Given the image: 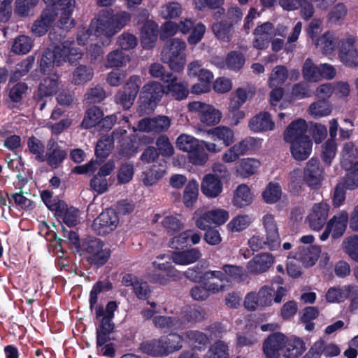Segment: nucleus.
<instances>
[{
    "label": "nucleus",
    "instance_id": "nucleus-6",
    "mask_svg": "<svg viewBox=\"0 0 358 358\" xmlns=\"http://www.w3.org/2000/svg\"><path fill=\"white\" fill-rule=\"evenodd\" d=\"M119 223V217L113 209L103 211L93 222L92 230L99 235H105L115 230Z\"/></svg>",
    "mask_w": 358,
    "mask_h": 358
},
{
    "label": "nucleus",
    "instance_id": "nucleus-61",
    "mask_svg": "<svg viewBox=\"0 0 358 358\" xmlns=\"http://www.w3.org/2000/svg\"><path fill=\"white\" fill-rule=\"evenodd\" d=\"M129 61V57L122 51L115 50L109 52L106 57L107 68L121 67Z\"/></svg>",
    "mask_w": 358,
    "mask_h": 358
},
{
    "label": "nucleus",
    "instance_id": "nucleus-33",
    "mask_svg": "<svg viewBox=\"0 0 358 358\" xmlns=\"http://www.w3.org/2000/svg\"><path fill=\"white\" fill-rule=\"evenodd\" d=\"M139 350L149 356L162 357L166 356V351L161 343V338L152 339L140 344Z\"/></svg>",
    "mask_w": 358,
    "mask_h": 358
},
{
    "label": "nucleus",
    "instance_id": "nucleus-31",
    "mask_svg": "<svg viewBox=\"0 0 358 358\" xmlns=\"http://www.w3.org/2000/svg\"><path fill=\"white\" fill-rule=\"evenodd\" d=\"M208 135L211 136L213 141H220L228 147L235 141L234 131L227 126H219L207 131Z\"/></svg>",
    "mask_w": 358,
    "mask_h": 358
},
{
    "label": "nucleus",
    "instance_id": "nucleus-51",
    "mask_svg": "<svg viewBox=\"0 0 358 358\" xmlns=\"http://www.w3.org/2000/svg\"><path fill=\"white\" fill-rule=\"evenodd\" d=\"M319 316V310L317 307L308 306L303 308L300 313V320L304 324L305 329L312 331L315 329V323L313 322Z\"/></svg>",
    "mask_w": 358,
    "mask_h": 358
},
{
    "label": "nucleus",
    "instance_id": "nucleus-52",
    "mask_svg": "<svg viewBox=\"0 0 358 358\" xmlns=\"http://www.w3.org/2000/svg\"><path fill=\"white\" fill-rule=\"evenodd\" d=\"M199 194V184L192 180L187 184L183 192V203L186 207H192L197 201Z\"/></svg>",
    "mask_w": 358,
    "mask_h": 358
},
{
    "label": "nucleus",
    "instance_id": "nucleus-50",
    "mask_svg": "<svg viewBox=\"0 0 358 358\" xmlns=\"http://www.w3.org/2000/svg\"><path fill=\"white\" fill-rule=\"evenodd\" d=\"M93 69L89 66L80 65L72 73L71 83L76 85H83L93 78Z\"/></svg>",
    "mask_w": 358,
    "mask_h": 358
},
{
    "label": "nucleus",
    "instance_id": "nucleus-13",
    "mask_svg": "<svg viewBox=\"0 0 358 358\" xmlns=\"http://www.w3.org/2000/svg\"><path fill=\"white\" fill-rule=\"evenodd\" d=\"M286 289L283 287H278L276 291L270 286L264 285L256 293L259 300V306L267 307L272 304V301L280 303L285 295Z\"/></svg>",
    "mask_w": 358,
    "mask_h": 358
},
{
    "label": "nucleus",
    "instance_id": "nucleus-12",
    "mask_svg": "<svg viewBox=\"0 0 358 358\" xmlns=\"http://www.w3.org/2000/svg\"><path fill=\"white\" fill-rule=\"evenodd\" d=\"M323 179V171L320 168V162L311 158L306 164L304 169V180L311 188L317 189Z\"/></svg>",
    "mask_w": 358,
    "mask_h": 358
},
{
    "label": "nucleus",
    "instance_id": "nucleus-56",
    "mask_svg": "<svg viewBox=\"0 0 358 358\" xmlns=\"http://www.w3.org/2000/svg\"><path fill=\"white\" fill-rule=\"evenodd\" d=\"M186 338L198 350L205 349L209 343V338L207 335L196 330H189L185 333Z\"/></svg>",
    "mask_w": 358,
    "mask_h": 358
},
{
    "label": "nucleus",
    "instance_id": "nucleus-11",
    "mask_svg": "<svg viewBox=\"0 0 358 358\" xmlns=\"http://www.w3.org/2000/svg\"><path fill=\"white\" fill-rule=\"evenodd\" d=\"M77 252L84 250L87 253L86 261L94 268H100L106 264L111 256L109 248H76Z\"/></svg>",
    "mask_w": 358,
    "mask_h": 358
},
{
    "label": "nucleus",
    "instance_id": "nucleus-57",
    "mask_svg": "<svg viewBox=\"0 0 358 358\" xmlns=\"http://www.w3.org/2000/svg\"><path fill=\"white\" fill-rule=\"evenodd\" d=\"M58 89V77L53 75L51 77L45 78L41 82L39 87V96H50L56 93Z\"/></svg>",
    "mask_w": 358,
    "mask_h": 358
},
{
    "label": "nucleus",
    "instance_id": "nucleus-62",
    "mask_svg": "<svg viewBox=\"0 0 358 358\" xmlns=\"http://www.w3.org/2000/svg\"><path fill=\"white\" fill-rule=\"evenodd\" d=\"M228 345L222 341H217L207 351L204 358H228Z\"/></svg>",
    "mask_w": 358,
    "mask_h": 358
},
{
    "label": "nucleus",
    "instance_id": "nucleus-54",
    "mask_svg": "<svg viewBox=\"0 0 358 358\" xmlns=\"http://www.w3.org/2000/svg\"><path fill=\"white\" fill-rule=\"evenodd\" d=\"M232 26L226 21L215 22L212 26L213 34L220 41L229 42L232 36Z\"/></svg>",
    "mask_w": 358,
    "mask_h": 358
},
{
    "label": "nucleus",
    "instance_id": "nucleus-40",
    "mask_svg": "<svg viewBox=\"0 0 358 358\" xmlns=\"http://www.w3.org/2000/svg\"><path fill=\"white\" fill-rule=\"evenodd\" d=\"M342 167L347 171L345 185L347 189L353 190L358 187V162L352 164V162H343Z\"/></svg>",
    "mask_w": 358,
    "mask_h": 358
},
{
    "label": "nucleus",
    "instance_id": "nucleus-3",
    "mask_svg": "<svg viewBox=\"0 0 358 358\" xmlns=\"http://www.w3.org/2000/svg\"><path fill=\"white\" fill-rule=\"evenodd\" d=\"M186 43L175 38L168 41L162 48L161 60L175 71L182 70L186 63Z\"/></svg>",
    "mask_w": 358,
    "mask_h": 358
},
{
    "label": "nucleus",
    "instance_id": "nucleus-25",
    "mask_svg": "<svg viewBox=\"0 0 358 358\" xmlns=\"http://www.w3.org/2000/svg\"><path fill=\"white\" fill-rule=\"evenodd\" d=\"M289 143L291 144L292 155L296 160H306L312 152L313 143L310 138H302V140L295 141Z\"/></svg>",
    "mask_w": 358,
    "mask_h": 358
},
{
    "label": "nucleus",
    "instance_id": "nucleus-16",
    "mask_svg": "<svg viewBox=\"0 0 358 358\" xmlns=\"http://www.w3.org/2000/svg\"><path fill=\"white\" fill-rule=\"evenodd\" d=\"M58 15L55 7L45 9L40 17L34 22L31 28L32 32L37 36L44 35Z\"/></svg>",
    "mask_w": 358,
    "mask_h": 358
},
{
    "label": "nucleus",
    "instance_id": "nucleus-9",
    "mask_svg": "<svg viewBox=\"0 0 358 358\" xmlns=\"http://www.w3.org/2000/svg\"><path fill=\"white\" fill-rule=\"evenodd\" d=\"M329 210L330 206L327 202L315 203L307 217L309 227L313 230H320L326 223Z\"/></svg>",
    "mask_w": 358,
    "mask_h": 358
},
{
    "label": "nucleus",
    "instance_id": "nucleus-43",
    "mask_svg": "<svg viewBox=\"0 0 358 358\" xmlns=\"http://www.w3.org/2000/svg\"><path fill=\"white\" fill-rule=\"evenodd\" d=\"M289 72L287 69L283 65H278L271 71L268 85L269 87H280L288 78Z\"/></svg>",
    "mask_w": 358,
    "mask_h": 358
},
{
    "label": "nucleus",
    "instance_id": "nucleus-47",
    "mask_svg": "<svg viewBox=\"0 0 358 358\" xmlns=\"http://www.w3.org/2000/svg\"><path fill=\"white\" fill-rule=\"evenodd\" d=\"M302 73L304 80L308 82L317 83L321 80L320 65H315L309 58L304 62Z\"/></svg>",
    "mask_w": 358,
    "mask_h": 358
},
{
    "label": "nucleus",
    "instance_id": "nucleus-1",
    "mask_svg": "<svg viewBox=\"0 0 358 358\" xmlns=\"http://www.w3.org/2000/svg\"><path fill=\"white\" fill-rule=\"evenodd\" d=\"M131 20V15L126 11L115 13L110 9H103L91 22L92 29L98 37L110 39L120 31Z\"/></svg>",
    "mask_w": 358,
    "mask_h": 358
},
{
    "label": "nucleus",
    "instance_id": "nucleus-58",
    "mask_svg": "<svg viewBox=\"0 0 358 358\" xmlns=\"http://www.w3.org/2000/svg\"><path fill=\"white\" fill-rule=\"evenodd\" d=\"M33 46L31 38L27 36L21 35L15 38L12 45V51L18 55L28 53Z\"/></svg>",
    "mask_w": 358,
    "mask_h": 358
},
{
    "label": "nucleus",
    "instance_id": "nucleus-26",
    "mask_svg": "<svg viewBox=\"0 0 358 358\" xmlns=\"http://www.w3.org/2000/svg\"><path fill=\"white\" fill-rule=\"evenodd\" d=\"M262 223L266 231V240L264 245H278L279 234L274 216L271 214H266L262 218Z\"/></svg>",
    "mask_w": 358,
    "mask_h": 358
},
{
    "label": "nucleus",
    "instance_id": "nucleus-34",
    "mask_svg": "<svg viewBox=\"0 0 358 358\" xmlns=\"http://www.w3.org/2000/svg\"><path fill=\"white\" fill-rule=\"evenodd\" d=\"M259 145L258 139L248 136L234 144L230 148L238 159L240 157L245 155L248 151L259 148Z\"/></svg>",
    "mask_w": 358,
    "mask_h": 358
},
{
    "label": "nucleus",
    "instance_id": "nucleus-29",
    "mask_svg": "<svg viewBox=\"0 0 358 358\" xmlns=\"http://www.w3.org/2000/svg\"><path fill=\"white\" fill-rule=\"evenodd\" d=\"M274 262L273 257L268 253H261L248 262V268L252 273H259L266 271Z\"/></svg>",
    "mask_w": 358,
    "mask_h": 358
},
{
    "label": "nucleus",
    "instance_id": "nucleus-59",
    "mask_svg": "<svg viewBox=\"0 0 358 358\" xmlns=\"http://www.w3.org/2000/svg\"><path fill=\"white\" fill-rule=\"evenodd\" d=\"M356 36L350 33H346L341 38L337 45L338 58L356 48Z\"/></svg>",
    "mask_w": 358,
    "mask_h": 358
},
{
    "label": "nucleus",
    "instance_id": "nucleus-39",
    "mask_svg": "<svg viewBox=\"0 0 358 358\" xmlns=\"http://www.w3.org/2000/svg\"><path fill=\"white\" fill-rule=\"evenodd\" d=\"M260 166V162L254 158H244L239 161L236 166L238 174L243 178H248L255 174Z\"/></svg>",
    "mask_w": 358,
    "mask_h": 358
},
{
    "label": "nucleus",
    "instance_id": "nucleus-15",
    "mask_svg": "<svg viewBox=\"0 0 358 358\" xmlns=\"http://www.w3.org/2000/svg\"><path fill=\"white\" fill-rule=\"evenodd\" d=\"M308 124L305 120L299 118L292 121L286 128L284 132V140L287 143L295 141L308 138L306 134Z\"/></svg>",
    "mask_w": 358,
    "mask_h": 358
},
{
    "label": "nucleus",
    "instance_id": "nucleus-28",
    "mask_svg": "<svg viewBox=\"0 0 358 358\" xmlns=\"http://www.w3.org/2000/svg\"><path fill=\"white\" fill-rule=\"evenodd\" d=\"M285 348L284 357L285 358H298L306 350L304 341L296 336H291L289 338L286 336Z\"/></svg>",
    "mask_w": 358,
    "mask_h": 358
},
{
    "label": "nucleus",
    "instance_id": "nucleus-38",
    "mask_svg": "<svg viewBox=\"0 0 358 358\" xmlns=\"http://www.w3.org/2000/svg\"><path fill=\"white\" fill-rule=\"evenodd\" d=\"M200 256L201 253L199 250L191 248L189 250L182 252H173L171 258L176 264L186 265L196 262Z\"/></svg>",
    "mask_w": 358,
    "mask_h": 358
},
{
    "label": "nucleus",
    "instance_id": "nucleus-44",
    "mask_svg": "<svg viewBox=\"0 0 358 358\" xmlns=\"http://www.w3.org/2000/svg\"><path fill=\"white\" fill-rule=\"evenodd\" d=\"M35 59L33 56H29L22 62L17 63L10 76V81L15 82L26 76L33 67Z\"/></svg>",
    "mask_w": 358,
    "mask_h": 358
},
{
    "label": "nucleus",
    "instance_id": "nucleus-17",
    "mask_svg": "<svg viewBox=\"0 0 358 358\" xmlns=\"http://www.w3.org/2000/svg\"><path fill=\"white\" fill-rule=\"evenodd\" d=\"M274 27L270 22L257 26L254 30L253 46L257 50H264L268 45L273 33Z\"/></svg>",
    "mask_w": 358,
    "mask_h": 358
},
{
    "label": "nucleus",
    "instance_id": "nucleus-42",
    "mask_svg": "<svg viewBox=\"0 0 358 358\" xmlns=\"http://www.w3.org/2000/svg\"><path fill=\"white\" fill-rule=\"evenodd\" d=\"M308 114L314 118H320L329 115L332 106L327 100H318L311 103L308 109Z\"/></svg>",
    "mask_w": 358,
    "mask_h": 358
},
{
    "label": "nucleus",
    "instance_id": "nucleus-14",
    "mask_svg": "<svg viewBox=\"0 0 358 358\" xmlns=\"http://www.w3.org/2000/svg\"><path fill=\"white\" fill-rule=\"evenodd\" d=\"M66 152L62 149L54 138L48 140L45 154V162L52 168H57L64 160Z\"/></svg>",
    "mask_w": 358,
    "mask_h": 358
},
{
    "label": "nucleus",
    "instance_id": "nucleus-45",
    "mask_svg": "<svg viewBox=\"0 0 358 358\" xmlns=\"http://www.w3.org/2000/svg\"><path fill=\"white\" fill-rule=\"evenodd\" d=\"M113 288V283L108 280H98L92 287L90 293L89 303L91 310L93 309L97 303L98 295L101 292H106L112 290Z\"/></svg>",
    "mask_w": 358,
    "mask_h": 358
},
{
    "label": "nucleus",
    "instance_id": "nucleus-5",
    "mask_svg": "<svg viewBox=\"0 0 358 358\" xmlns=\"http://www.w3.org/2000/svg\"><path fill=\"white\" fill-rule=\"evenodd\" d=\"M187 108L190 112L196 114L199 121L206 126H215L221 121V111L213 105L202 101H192L189 103Z\"/></svg>",
    "mask_w": 358,
    "mask_h": 358
},
{
    "label": "nucleus",
    "instance_id": "nucleus-35",
    "mask_svg": "<svg viewBox=\"0 0 358 358\" xmlns=\"http://www.w3.org/2000/svg\"><path fill=\"white\" fill-rule=\"evenodd\" d=\"M49 252L56 257L55 265L60 270L69 271L73 252L64 248H49Z\"/></svg>",
    "mask_w": 358,
    "mask_h": 358
},
{
    "label": "nucleus",
    "instance_id": "nucleus-27",
    "mask_svg": "<svg viewBox=\"0 0 358 358\" xmlns=\"http://www.w3.org/2000/svg\"><path fill=\"white\" fill-rule=\"evenodd\" d=\"M158 38V26L156 23L151 21L146 22L141 33V43L145 48H152L154 47Z\"/></svg>",
    "mask_w": 358,
    "mask_h": 358
},
{
    "label": "nucleus",
    "instance_id": "nucleus-22",
    "mask_svg": "<svg viewBox=\"0 0 358 358\" xmlns=\"http://www.w3.org/2000/svg\"><path fill=\"white\" fill-rule=\"evenodd\" d=\"M248 127L254 132H262L273 130L275 123L268 113L262 112L250 120Z\"/></svg>",
    "mask_w": 358,
    "mask_h": 358
},
{
    "label": "nucleus",
    "instance_id": "nucleus-48",
    "mask_svg": "<svg viewBox=\"0 0 358 358\" xmlns=\"http://www.w3.org/2000/svg\"><path fill=\"white\" fill-rule=\"evenodd\" d=\"M252 201V195L249 187L244 184L240 185L236 189L233 203L238 208L248 206Z\"/></svg>",
    "mask_w": 358,
    "mask_h": 358
},
{
    "label": "nucleus",
    "instance_id": "nucleus-30",
    "mask_svg": "<svg viewBox=\"0 0 358 358\" xmlns=\"http://www.w3.org/2000/svg\"><path fill=\"white\" fill-rule=\"evenodd\" d=\"M166 172L163 166L153 164L142 173L141 180L145 186H152L164 176Z\"/></svg>",
    "mask_w": 358,
    "mask_h": 358
},
{
    "label": "nucleus",
    "instance_id": "nucleus-2",
    "mask_svg": "<svg viewBox=\"0 0 358 358\" xmlns=\"http://www.w3.org/2000/svg\"><path fill=\"white\" fill-rule=\"evenodd\" d=\"M73 45V41L67 40L54 49H47L41 59V70L44 73L49 72L55 65L59 66L67 61L70 63L78 61L82 57V52Z\"/></svg>",
    "mask_w": 358,
    "mask_h": 358
},
{
    "label": "nucleus",
    "instance_id": "nucleus-10",
    "mask_svg": "<svg viewBox=\"0 0 358 358\" xmlns=\"http://www.w3.org/2000/svg\"><path fill=\"white\" fill-rule=\"evenodd\" d=\"M206 315V313L201 307L185 305L181 310L180 315L177 317L178 320L179 329L201 322Z\"/></svg>",
    "mask_w": 358,
    "mask_h": 358
},
{
    "label": "nucleus",
    "instance_id": "nucleus-32",
    "mask_svg": "<svg viewBox=\"0 0 358 358\" xmlns=\"http://www.w3.org/2000/svg\"><path fill=\"white\" fill-rule=\"evenodd\" d=\"M349 216L346 211H342L337 215H334L327 223L328 227L331 231L333 238L340 237L346 229Z\"/></svg>",
    "mask_w": 358,
    "mask_h": 358
},
{
    "label": "nucleus",
    "instance_id": "nucleus-21",
    "mask_svg": "<svg viewBox=\"0 0 358 358\" xmlns=\"http://www.w3.org/2000/svg\"><path fill=\"white\" fill-rule=\"evenodd\" d=\"M55 215L59 220L69 227L76 226L80 223V211L74 207H68L64 202H60Z\"/></svg>",
    "mask_w": 358,
    "mask_h": 358
},
{
    "label": "nucleus",
    "instance_id": "nucleus-53",
    "mask_svg": "<svg viewBox=\"0 0 358 358\" xmlns=\"http://www.w3.org/2000/svg\"><path fill=\"white\" fill-rule=\"evenodd\" d=\"M252 221V217L248 215H238L227 224V227L231 233L240 232L247 229Z\"/></svg>",
    "mask_w": 358,
    "mask_h": 358
},
{
    "label": "nucleus",
    "instance_id": "nucleus-63",
    "mask_svg": "<svg viewBox=\"0 0 358 358\" xmlns=\"http://www.w3.org/2000/svg\"><path fill=\"white\" fill-rule=\"evenodd\" d=\"M282 190L278 183L270 182L262 193L265 202L273 203L277 202L281 197Z\"/></svg>",
    "mask_w": 358,
    "mask_h": 358
},
{
    "label": "nucleus",
    "instance_id": "nucleus-18",
    "mask_svg": "<svg viewBox=\"0 0 358 358\" xmlns=\"http://www.w3.org/2000/svg\"><path fill=\"white\" fill-rule=\"evenodd\" d=\"M99 319L98 327L96 328V348L103 346L108 342H110L112 338L110 335L114 331L115 324L113 322V318L101 316Z\"/></svg>",
    "mask_w": 358,
    "mask_h": 358
},
{
    "label": "nucleus",
    "instance_id": "nucleus-37",
    "mask_svg": "<svg viewBox=\"0 0 358 358\" xmlns=\"http://www.w3.org/2000/svg\"><path fill=\"white\" fill-rule=\"evenodd\" d=\"M355 285H348L338 287H331L326 294L327 301L331 303H340L350 297Z\"/></svg>",
    "mask_w": 358,
    "mask_h": 358
},
{
    "label": "nucleus",
    "instance_id": "nucleus-64",
    "mask_svg": "<svg viewBox=\"0 0 358 358\" xmlns=\"http://www.w3.org/2000/svg\"><path fill=\"white\" fill-rule=\"evenodd\" d=\"M156 146L158 153L163 157H171L174 155V147L165 135H162L157 138Z\"/></svg>",
    "mask_w": 358,
    "mask_h": 358
},
{
    "label": "nucleus",
    "instance_id": "nucleus-49",
    "mask_svg": "<svg viewBox=\"0 0 358 358\" xmlns=\"http://www.w3.org/2000/svg\"><path fill=\"white\" fill-rule=\"evenodd\" d=\"M321 253V248H301L299 259L305 267L313 266Z\"/></svg>",
    "mask_w": 358,
    "mask_h": 358
},
{
    "label": "nucleus",
    "instance_id": "nucleus-41",
    "mask_svg": "<svg viewBox=\"0 0 358 358\" xmlns=\"http://www.w3.org/2000/svg\"><path fill=\"white\" fill-rule=\"evenodd\" d=\"M201 239L200 234L193 230H186L178 236L171 238V243L172 245H184L185 246H191L192 245L199 244Z\"/></svg>",
    "mask_w": 358,
    "mask_h": 358
},
{
    "label": "nucleus",
    "instance_id": "nucleus-20",
    "mask_svg": "<svg viewBox=\"0 0 358 358\" xmlns=\"http://www.w3.org/2000/svg\"><path fill=\"white\" fill-rule=\"evenodd\" d=\"M201 189L202 193L207 197L215 198L222 191V182L215 174L209 173L203 177Z\"/></svg>",
    "mask_w": 358,
    "mask_h": 358
},
{
    "label": "nucleus",
    "instance_id": "nucleus-7",
    "mask_svg": "<svg viewBox=\"0 0 358 358\" xmlns=\"http://www.w3.org/2000/svg\"><path fill=\"white\" fill-rule=\"evenodd\" d=\"M286 345V336L281 332L271 334L264 341L263 352L266 358H280V351Z\"/></svg>",
    "mask_w": 358,
    "mask_h": 358
},
{
    "label": "nucleus",
    "instance_id": "nucleus-36",
    "mask_svg": "<svg viewBox=\"0 0 358 358\" xmlns=\"http://www.w3.org/2000/svg\"><path fill=\"white\" fill-rule=\"evenodd\" d=\"M160 338L166 351V356L178 351L182 348L183 338L177 333H171L161 336Z\"/></svg>",
    "mask_w": 358,
    "mask_h": 358
},
{
    "label": "nucleus",
    "instance_id": "nucleus-55",
    "mask_svg": "<svg viewBox=\"0 0 358 358\" xmlns=\"http://www.w3.org/2000/svg\"><path fill=\"white\" fill-rule=\"evenodd\" d=\"M27 146L29 152L34 155L35 159L39 162H45V145L38 138L31 136L28 139Z\"/></svg>",
    "mask_w": 358,
    "mask_h": 358
},
{
    "label": "nucleus",
    "instance_id": "nucleus-46",
    "mask_svg": "<svg viewBox=\"0 0 358 358\" xmlns=\"http://www.w3.org/2000/svg\"><path fill=\"white\" fill-rule=\"evenodd\" d=\"M194 271L196 272L195 277L200 278L201 283L206 287L209 294L218 293L224 289L225 285L222 282L217 280L215 281L213 278L206 279V273L198 266L194 267Z\"/></svg>",
    "mask_w": 358,
    "mask_h": 358
},
{
    "label": "nucleus",
    "instance_id": "nucleus-4",
    "mask_svg": "<svg viewBox=\"0 0 358 358\" xmlns=\"http://www.w3.org/2000/svg\"><path fill=\"white\" fill-rule=\"evenodd\" d=\"M178 148L188 153L189 161L198 166L204 165L208 160V155L194 136L185 134H180L176 139Z\"/></svg>",
    "mask_w": 358,
    "mask_h": 358
},
{
    "label": "nucleus",
    "instance_id": "nucleus-23",
    "mask_svg": "<svg viewBox=\"0 0 358 358\" xmlns=\"http://www.w3.org/2000/svg\"><path fill=\"white\" fill-rule=\"evenodd\" d=\"M162 80L169 83L166 93L170 94L175 99L182 100L187 96L189 93L187 85L177 82V78L172 73H168L166 77L162 78Z\"/></svg>",
    "mask_w": 358,
    "mask_h": 358
},
{
    "label": "nucleus",
    "instance_id": "nucleus-60",
    "mask_svg": "<svg viewBox=\"0 0 358 358\" xmlns=\"http://www.w3.org/2000/svg\"><path fill=\"white\" fill-rule=\"evenodd\" d=\"M103 115V114L99 108L92 107L86 112L81 126L85 129L93 127L101 122Z\"/></svg>",
    "mask_w": 358,
    "mask_h": 358
},
{
    "label": "nucleus",
    "instance_id": "nucleus-24",
    "mask_svg": "<svg viewBox=\"0 0 358 358\" xmlns=\"http://www.w3.org/2000/svg\"><path fill=\"white\" fill-rule=\"evenodd\" d=\"M165 93V89L160 83L150 81L143 87L141 96L142 99L151 104L159 101Z\"/></svg>",
    "mask_w": 358,
    "mask_h": 358
},
{
    "label": "nucleus",
    "instance_id": "nucleus-8",
    "mask_svg": "<svg viewBox=\"0 0 358 358\" xmlns=\"http://www.w3.org/2000/svg\"><path fill=\"white\" fill-rule=\"evenodd\" d=\"M171 126V120L164 115H158L152 118L141 120L135 131L143 132L163 133L166 131Z\"/></svg>",
    "mask_w": 358,
    "mask_h": 358
},
{
    "label": "nucleus",
    "instance_id": "nucleus-19",
    "mask_svg": "<svg viewBox=\"0 0 358 358\" xmlns=\"http://www.w3.org/2000/svg\"><path fill=\"white\" fill-rule=\"evenodd\" d=\"M337 39V35L334 31H327L317 38H315L313 43L322 54L329 55L335 50Z\"/></svg>",
    "mask_w": 358,
    "mask_h": 358
}]
</instances>
